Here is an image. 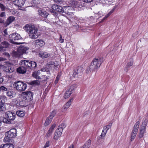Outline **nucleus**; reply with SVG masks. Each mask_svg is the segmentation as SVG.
Masks as SVG:
<instances>
[{
  "label": "nucleus",
  "instance_id": "nucleus-1",
  "mask_svg": "<svg viewBox=\"0 0 148 148\" xmlns=\"http://www.w3.org/2000/svg\"><path fill=\"white\" fill-rule=\"evenodd\" d=\"M103 56H97L92 61L90 65L87 68L86 72L88 74L92 73L99 68L101 63L104 61Z\"/></svg>",
  "mask_w": 148,
  "mask_h": 148
},
{
  "label": "nucleus",
  "instance_id": "nucleus-2",
  "mask_svg": "<svg viewBox=\"0 0 148 148\" xmlns=\"http://www.w3.org/2000/svg\"><path fill=\"white\" fill-rule=\"evenodd\" d=\"M20 64L21 66L19 67L17 69V72L19 73H25L27 69H33L36 66V62H29V60H21Z\"/></svg>",
  "mask_w": 148,
  "mask_h": 148
},
{
  "label": "nucleus",
  "instance_id": "nucleus-3",
  "mask_svg": "<svg viewBox=\"0 0 148 148\" xmlns=\"http://www.w3.org/2000/svg\"><path fill=\"white\" fill-rule=\"evenodd\" d=\"M23 29L29 35V37L32 39H36L40 35L38 32V29L37 27L31 24L26 25Z\"/></svg>",
  "mask_w": 148,
  "mask_h": 148
},
{
  "label": "nucleus",
  "instance_id": "nucleus-4",
  "mask_svg": "<svg viewBox=\"0 0 148 148\" xmlns=\"http://www.w3.org/2000/svg\"><path fill=\"white\" fill-rule=\"evenodd\" d=\"M50 73L48 69H46L45 68H42L40 70H38L37 72H34L32 74V76L34 78L40 79V75H41L46 77V79H47L49 78L50 77Z\"/></svg>",
  "mask_w": 148,
  "mask_h": 148
},
{
  "label": "nucleus",
  "instance_id": "nucleus-5",
  "mask_svg": "<svg viewBox=\"0 0 148 148\" xmlns=\"http://www.w3.org/2000/svg\"><path fill=\"white\" fill-rule=\"evenodd\" d=\"M14 88L18 91H24L26 88L27 84L22 82L16 81L13 85Z\"/></svg>",
  "mask_w": 148,
  "mask_h": 148
},
{
  "label": "nucleus",
  "instance_id": "nucleus-6",
  "mask_svg": "<svg viewBox=\"0 0 148 148\" xmlns=\"http://www.w3.org/2000/svg\"><path fill=\"white\" fill-rule=\"evenodd\" d=\"M10 40L12 41V43L16 45H20L21 44V42H18L15 41L19 40L21 39V37L17 33H13L9 35Z\"/></svg>",
  "mask_w": 148,
  "mask_h": 148
},
{
  "label": "nucleus",
  "instance_id": "nucleus-7",
  "mask_svg": "<svg viewBox=\"0 0 148 148\" xmlns=\"http://www.w3.org/2000/svg\"><path fill=\"white\" fill-rule=\"evenodd\" d=\"M64 124H61L58 127V129L56 130L53 136V138L55 140H57L59 138L62 134V132L64 128Z\"/></svg>",
  "mask_w": 148,
  "mask_h": 148
},
{
  "label": "nucleus",
  "instance_id": "nucleus-8",
  "mask_svg": "<svg viewBox=\"0 0 148 148\" xmlns=\"http://www.w3.org/2000/svg\"><path fill=\"white\" fill-rule=\"evenodd\" d=\"M26 101L23 97L18 98L16 99H14V102L15 103L14 104L18 107L24 106Z\"/></svg>",
  "mask_w": 148,
  "mask_h": 148
},
{
  "label": "nucleus",
  "instance_id": "nucleus-9",
  "mask_svg": "<svg viewBox=\"0 0 148 148\" xmlns=\"http://www.w3.org/2000/svg\"><path fill=\"white\" fill-rule=\"evenodd\" d=\"M24 98L26 101H31L33 98V94L30 91H26L23 93Z\"/></svg>",
  "mask_w": 148,
  "mask_h": 148
},
{
  "label": "nucleus",
  "instance_id": "nucleus-10",
  "mask_svg": "<svg viewBox=\"0 0 148 148\" xmlns=\"http://www.w3.org/2000/svg\"><path fill=\"white\" fill-rule=\"evenodd\" d=\"M5 136L9 138H12L16 136V130L13 128L10 129L5 134Z\"/></svg>",
  "mask_w": 148,
  "mask_h": 148
},
{
  "label": "nucleus",
  "instance_id": "nucleus-11",
  "mask_svg": "<svg viewBox=\"0 0 148 148\" xmlns=\"http://www.w3.org/2000/svg\"><path fill=\"white\" fill-rule=\"evenodd\" d=\"M5 116L9 121H13L16 118V114L13 112L8 111L5 112Z\"/></svg>",
  "mask_w": 148,
  "mask_h": 148
},
{
  "label": "nucleus",
  "instance_id": "nucleus-12",
  "mask_svg": "<svg viewBox=\"0 0 148 148\" xmlns=\"http://www.w3.org/2000/svg\"><path fill=\"white\" fill-rule=\"evenodd\" d=\"M83 69L80 67H78L74 71L73 75L75 77H79L83 74Z\"/></svg>",
  "mask_w": 148,
  "mask_h": 148
},
{
  "label": "nucleus",
  "instance_id": "nucleus-13",
  "mask_svg": "<svg viewBox=\"0 0 148 148\" xmlns=\"http://www.w3.org/2000/svg\"><path fill=\"white\" fill-rule=\"evenodd\" d=\"M52 9L55 10L56 12H58L60 14H62L64 12H66L65 11L64 9L61 6H59L57 5H53L52 6ZM66 13V12H65Z\"/></svg>",
  "mask_w": 148,
  "mask_h": 148
},
{
  "label": "nucleus",
  "instance_id": "nucleus-14",
  "mask_svg": "<svg viewBox=\"0 0 148 148\" xmlns=\"http://www.w3.org/2000/svg\"><path fill=\"white\" fill-rule=\"evenodd\" d=\"M75 89V86L74 85L71 86L70 88L67 89L65 92L64 96V97L65 99H66L69 97L73 92V91Z\"/></svg>",
  "mask_w": 148,
  "mask_h": 148
},
{
  "label": "nucleus",
  "instance_id": "nucleus-15",
  "mask_svg": "<svg viewBox=\"0 0 148 148\" xmlns=\"http://www.w3.org/2000/svg\"><path fill=\"white\" fill-rule=\"evenodd\" d=\"M29 49V48L24 46L19 47L17 50V54L18 56H21L23 53H25L26 51Z\"/></svg>",
  "mask_w": 148,
  "mask_h": 148
},
{
  "label": "nucleus",
  "instance_id": "nucleus-16",
  "mask_svg": "<svg viewBox=\"0 0 148 148\" xmlns=\"http://www.w3.org/2000/svg\"><path fill=\"white\" fill-rule=\"evenodd\" d=\"M133 59L132 58H131L129 61L127 63L124 68V70L126 72H127L129 70L130 67L133 65Z\"/></svg>",
  "mask_w": 148,
  "mask_h": 148
},
{
  "label": "nucleus",
  "instance_id": "nucleus-17",
  "mask_svg": "<svg viewBox=\"0 0 148 148\" xmlns=\"http://www.w3.org/2000/svg\"><path fill=\"white\" fill-rule=\"evenodd\" d=\"M10 44L7 41H4L0 44V51L4 50V49L9 47Z\"/></svg>",
  "mask_w": 148,
  "mask_h": 148
},
{
  "label": "nucleus",
  "instance_id": "nucleus-18",
  "mask_svg": "<svg viewBox=\"0 0 148 148\" xmlns=\"http://www.w3.org/2000/svg\"><path fill=\"white\" fill-rule=\"evenodd\" d=\"M15 18V17L13 16H10L9 17L7 18L5 23H4V26L6 27L9 25L12 22L14 21Z\"/></svg>",
  "mask_w": 148,
  "mask_h": 148
},
{
  "label": "nucleus",
  "instance_id": "nucleus-19",
  "mask_svg": "<svg viewBox=\"0 0 148 148\" xmlns=\"http://www.w3.org/2000/svg\"><path fill=\"white\" fill-rule=\"evenodd\" d=\"M38 14L44 18H47L49 15L48 13L45 11L41 10H39L38 11Z\"/></svg>",
  "mask_w": 148,
  "mask_h": 148
},
{
  "label": "nucleus",
  "instance_id": "nucleus-20",
  "mask_svg": "<svg viewBox=\"0 0 148 148\" xmlns=\"http://www.w3.org/2000/svg\"><path fill=\"white\" fill-rule=\"evenodd\" d=\"M56 126V125L54 124L52 125V126L50 127L48 131L46 134V136L47 137V138H48L51 136L54 128Z\"/></svg>",
  "mask_w": 148,
  "mask_h": 148
},
{
  "label": "nucleus",
  "instance_id": "nucleus-21",
  "mask_svg": "<svg viewBox=\"0 0 148 148\" xmlns=\"http://www.w3.org/2000/svg\"><path fill=\"white\" fill-rule=\"evenodd\" d=\"M7 95L10 98H13L15 97V92L12 90H7L6 92Z\"/></svg>",
  "mask_w": 148,
  "mask_h": 148
},
{
  "label": "nucleus",
  "instance_id": "nucleus-22",
  "mask_svg": "<svg viewBox=\"0 0 148 148\" xmlns=\"http://www.w3.org/2000/svg\"><path fill=\"white\" fill-rule=\"evenodd\" d=\"M73 100V99H71L63 107V109L64 111L66 110L71 104Z\"/></svg>",
  "mask_w": 148,
  "mask_h": 148
},
{
  "label": "nucleus",
  "instance_id": "nucleus-23",
  "mask_svg": "<svg viewBox=\"0 0 148 148\" xmlns=\"http://www.w3.org/2000/svg\"><path fill=\"white\" fill-rule=\"evenodd\" d=\"M13 145L11 144H3L1 145L0 148H14Z\"/></svg>",
  "mask_w": 148,
  "mask_h": 148
},
{
  "label": "nucleus",
  "instance_id": "nucleus-24",
  "mask_svg": "<svg viewBox=\"0 0 148 148\" xmlns=\"http://www.w3.org/2000/svg\"><path fill=\"white\" fill-rule=\"evenodd\" d=\"M35 42L36 45H38L40 47H42L45 44L44 41L42 40L37 39L35 40Z\"/></svg>",
  "mask_w": 148,
  "mask_h": 148
},
{
  "label": "nucleus",
  "instance_id": "nucleus-25",
  "mask_svg": "<svg viewBox=\"0 0 148 148\" xmlns=\"http://www.w3.org/2000/svg\"><path fill=\"white\" fill-rule=\"evenodd\" d=\"M57 64H55V62H51L48 64L47 67H48L49 69H52L53 68L56 67L58 66Z\"/></svg>",
  "mask_w": 148,
  "mask_h": 148
},
{
  "label": "nucleus",
  "instance_id": "nucleus-26",
  "mask_svg": "<svg viewBox=\"0 0 148 148\" xmlns=\"http://www.w3.org/2000/svg\"><path fill=\"white\" fill-rule=\"evenodd\" d=\"M71 6L73 7L77 8L80 7V5L78 2L75 0H73L71 1Z\"/></svg>",
  "mask_w": 148,
  "mask_h": 148
},
{
  "label": "nucleus",
  "instance_id": "nucleus-27",
  "mask_svg": "<svg viewBox=\"0 0 148 148\" xmlns=\"http://www.w3.org/2000/svg\"><path fill=\"white\" fill-rule=\"evenodd\" d=\"M139 123L140 122L139 121L136 122L133 127V129L132 130L133 131H134L136 132H137L139 127Z\"/></svg>",
  "mask_w": 148,
  "mask_h": 148
},
{
  "label": "nucleus",
  "instance_id": "nucleus-28",
  "mask_svg": "<svg viewBox=\"0 0 148 148\" xmlns=\"http://www.w3.org/2000/svg\"><path fill=\"white\" fill-rule=\"evenodd\" d=\"M91 143V141L90 140H88L84 145L81 147L80 148H89L90 147Z\"/></svg>",
  "mask_w": 148,
  "mask_h": 148
},
{
  "label": "nucleus",
  "instance_id": "nucleus-29",
  "mask_svg": "<svg viewBox=\"0 0 148 148\" xmlns=\"http://www.w3.org/2000/svg\"><path fill=\"white\" fill-rule=\"evenodd\" d=\"M16 114L18 116L23 117L25 115L24 111L22 110H18L16 112Z\"/></svg>",
  "mask_w": 148,
  "mask_h": 148
},
{
  "label": "nucleus",
  "instance_id": "nucleus-30",
  "mask_svg": "<svg viewBox=\"0 0 148 148\" xmlns=\"http://www.w3.org/2000/svg\"><path fill=\"white\" fill-rule=\"evenodd\" d=\"M147 120L145 119L144 121L142 123V125L140 128L145 130L146 127L147 125Z\"/></svg>",
  "mask_w": 148,
  "mask_h": 148
},
{
  "label": "nucleus",
  "instance_id": "nucleus-31",
  "mask_svg": "<svg viewBox=\"0 0 148 148\" xmlns=\"http://www.w3.org/2000/svg\"><path fill=\"white\" fill-rule=\"evenodd\" d=\"M145 130L140 128V133L138 135V137L140 138H142L144 135Z\"/></svg>",
  "mask_w": 148,
  "mask_h": 148
},
{
  "label": "nucleus",
  "instance_id": "nucleus-32",
  "mask_svg": "<svg viewBox=\"0 0 148 148\" xmlns=\"http://www.w3.org/2000/svg\"><path fill=\"white\" fill-rule=\"evenodd\" d=\"M112 125V123H110L108 124V125L104 126L103 128V130H104V131H106V132H107L108 130H109L110 129V128H111Z\"/></svg>",
  "mask_w": 148,
  "mask_h": 148
},
{
  "label": "nucleus",
  "instance_id": "nucleus-33",
  "mask_svg": "<svg viewBox=\"0 0 148 148\" xmlns=\"http://www.w3.org/2000/svg\"><path fill=\"white\" fill-rule=\"evenodd\" d=\"M137 133V132H135L133 131V130L132 131L131 137V141H132L135 138Z\"/></svg>",
  "mask_w": 148,
  "mask_h": 148
},
{
  "label": "nucleus",
  "instance_id": "nucleus-34",
  "mask_svg": "<svg viewBox=\"0 0 148 148\" xmlns=\"http://www.w3.org/2000/svg\"><path fill=\"white\" fill-rule=\"evenodd\" d=\"M52 121L50 118L49 117H48L46 119L45 123V126H47L49 125L51 122Z\"/></svg>",
  "mask_w": 148,
  "mask_h": 148
},
{
  "label": "nucleus",
  "instance_id": "nucleus-35",
  "mask_svg": "<svg viewBox=\"0 0 148 148\" xmlns=\"http://www.w3.org/2000/svg\"><path fill=\"white\" fill-rule=\"evenodd\" d=\"M4 104L1 102V100L0 97V112L4 110L5 109Z\"/></svg>",
  "mask_w": 148,
  "mask_h": 148
},
{
  "label": "nucleus",
  "instance_id": "nucleus-36",
  "mask_svg": "<svg viewBox=\"0 0 148 148\" xmlns=\"http://www.w3.org/2000/svg\"><path fill=\"white\" fill-rule=\"evenodd\" d=\"M56 114V111L55 110H53L49 116V117L50 118L52 119L54 117Z\"/></svg>",
  "mask_w": 148,
  "mask_h": 148
},
{
  "label": "nucleus",
  "instance_id": "nucleus-37",
  "mask_svg": "<svg viewBox=\"0 0 148 148\" xmlns=\"http://www.w3.org/2000/svg\"><path fill=\"white\" fill-rule=\"evenodd\" d=\"M10 12H12L13 15L15 16H17L19 14L18 12L16 10L13 11L12 10H11Z\"/></svg>",
  "mask_w": 148,
  "mask_h": 148
},
{
  "label": "nucleus",
  "instance_id": "nucleus-38",
  "mask_svg": "<svg viewBox=\"0 0 148 148\" xmlns=\"http://www.w3.org/2000/svg\"><path fill=\"white\" fill-rule=\"evenodd\" d=\"M32 4H34L35 6H37L39 3L38 0H32L31 3Z\"/></svg>",
  "mask_w": 148,
  "mask_h": 148
},
{
  "label": "nucleus",
  "instance_id": "nucleus-39",
  "mask_svg": "<svg viewBox=\"0 0 148 148\" xmlns=\"http://www.w3.org/2000/svg\"><path fill=\"white\" fill-rule=\"evenodd\" d=\"M0 9H1L2 11H4L7 9V8L5 5L0 3Z\"/></svg>",
  "mask_w": 148,
  "mask_h": 148
},
{
  "label": "nucleus",
  "instance_id": "nucleus-40",
  "mask_svg": "<svg viewBox=\"0 0 148 148\" xmlns=\"http://www.w3.org/2000/svg\"><path fill=\"white\" fill-rule=\"evenodd\" d=\"M0 91L2 92L7 91V88L3 86L0 87Z\"/></svg>",
  "mask_w": 148,
  "mask_h": 148
},
{
  "label": "nucleus",
  "instance_id": "nucleus-41",
  "mask_svg": "<svg viewBox=\"0 0 148 148\" xmlns=\"http://www.w3.org/2000/svg\"><path fill=\"white\" fill-rule=\"evenodd\" d=\"M40 82H39L37 80H34L32 81L31 82V84H35V85H38L39 84Z\"/></svg>",
  "mask_w": 148,
  "mask_h": 148
},
{
  "label": "nucleus",
  "instance_id": "nucleus-42",
  "mask_svg": "<svg viewBox=\"0 0 148 148\" xmlns=\"http://www.w3.org/2000/svg\"><path fill=\"white\" fill-rule=\"evenodd\" d=\"M60 75H59V74H58V75L57 77H56V80L54 82L55 84L57 83L58 82V81L60 79Z\"/></svg>",
  "mask_w": 148,
  "mask_h": 148
},
{
  "label": "nucleus",
  "instance_id": "nucleus-43",
  "mask_svg": "<svg viewBox=\"0 0 148 148\" xmlns=\"http://www.w3.org/2000/svg\"><path fill=\"white\" fill-rule=\"evenodd\" d=\"M106 133L107 132H106V131H105L104 130H103L100 136L101 137H104L105 136Z\"/></svg>",
  "mask_w": 148,
  "mask_h": 148
},
{
  "label": "nucleus",
  "instance_id": "nucleus-44",
  "mask_svg": "<svg viewBox=\"0 0 148 148\" xmlns=\"http://www.w3.org/2000/svg\"><path fill=\"white\" fill-rule=\"evenodd\" d=\"M50 142L49 141H48L45 144L44 146V148H46L48 147L50 145Z\"/></svg>",
  "mask_w": 148,
  "mask_h": 148
},
{
  "label": "nucleus",
  "instance_id": "nucleus-45",
  "mask_svg": "<svg viewBox=\"0 0 148 148\" xmlns=\"http://www.w3.org/2000/svg\"><path fill=\"white\" fill-rule=\"evenodd\" d=\"M3 121L5 123H10V122L9 120H8L6 118L5 119H4L3 120Z\"/></svg>",
  "mask_w": 148,
  "mask_h": 148
},
{
  "label": "nucleus",
  "instance_id": "nucleus-46",
  "mask_svg": "<svg viewBox=\"0 0 148 148\" xmlns=\"http://www.w3.org/2000/svg\"><path fill=\"white\" fill-rule=\"evenodd\" d=\"M5 16V12H3L1 13L0 14V17H2Z\"/></svg>",
  "mask_w": 148,
  "mask_h": 148
},
{
  "label": "nucleus",
  "instance_id": "nucleus-47",
  "mask_svg": "<svg viewBox=\"0 0 148 148\" xmlns=\"http://www.w3.org/2000/svg\"><path fill=\"white\" fill-rule=\"evenodd\" d=\"M55 11V10L53 9L52 10H51V13H53V15H56L57 13H56Z\"/></svg>",
  "mask_w": 148,
  "mask_h": 148
},
{
  "label": "nucleus",
  "instance_id": "nucleus-48",
  "mask_svg": "<svg viewBox=\"0 0 148 148\" xmlns=\"http://www.w3.org/2000/svg\"><path fill=\"white\" fill-rule=\"evenodd\" d=\"M39 55H40V56H48V54H47L45 52L44 53H41V54L39 53Z\"/></svg>",
  "mask_w": 148,
  "mask_h": 148
},
{
  "label": "nucleus",
  "instance_id": "nucleus-49",
  "mask_svg": "<svg viewBox=\"0 0 148 148\" xmlns=\"http://www.w3.org/2000/svg\"><path fill=\"white\" fill-rule=\"evenodd\" d=\"M93 0H84V1L85 3H89L92 2Z\"/></svg>",
  "mask_w": 148,
  "mask_h": 148
},
{
  "label": "nucleus",
  "instance_id": "nucleus-50",
  "mask_svg": "<svg viewBox=\"0 0 148 148\" xmlns=\"http://www.w3.org/2000/svg\"><path fill=\"white\" fill-rule=\"evenodd\" d=\"M115 8H113L108 13L110 15H111L114 11Z\"/></svg>",
  "mask_w": 148,
  "mask_h": 148
},
{
  "label": "nucleus",
  "instance_id": "nucleus-51",
  "mask_svg": "<svg viewBox=\"0 0 148 148\" xmlns=\"http://www.w3.org/2000/svg\"><path fill=\"white\" fill-rule=\"evenodd\" d=\"M13 71L12 69H11V68H9V67L8 68V71H7V72H13Z\"/></svg>",
  "mask_w": 148,
  "mask_h": 148
},
{
  "label": "nucleus",
  "instance_id": "nucleus-52",
  "mask_svg": "<svg viewBox=\"0 0 148 148\" xmlns=\"http://www.w3.org/2000/svg\"><path fill=\"white\" fill-rule=\"evenodd\" d=\"M4 20L2 18H0V23H4Z\"/></svg>",
  "mask_w": 148,
  "mask_h": 148
},
{
  "label": "nucleus",
  "instance_id": "nucleus-53",
  "mask_svg": "<svg viewBox=\"0 0 148 148\" xmlns=\"http://www.w3.org/2000/svg\"><path fill=\"white\" fill-rule=\"evenodd\" d=\"M53 1L56 3H60L62 0H53Z\"/></svg>",
  "mask_w": 148,
  "mask_h": 148
},
{
  "label": "nucleus",
  "instance_id": "nucleus-54",
  "mask_svg": "<svg viewBox=\"0 0 148 148\" xmlns=\"http://www.w3.org/2000/svg\"><path fill=\"white\" fill-rule=\"evenodd\" d=\"M3 54L4 56H10L9 54L8 53H7V52H4V53H3Z\"/></svg>",
  "mask_w": 148,
  "mask_h": 148
},
{
  "label": "nucleus",
  "instance_id": "nucleus-55",
  "mask_svg": "<svg viewBox=\"0 0 148 148\" xmlns=\"http://www.w3.org/2000/svg\"><path fill=\"white\" fill-rule=\"evenodd\" d=\"M59 41L60 43H62L64 41V39L62 38H61V39H60Z\"/></svg>",
  "mask_w": 148,
  "mask_h": 148
},
{
  "label": "nucleus",
  "instance_id": "nucleus-56",
  "mask_svg": "<svg viewBox=\"0 0 148 148\" xmlns=\"http://www.w3.org/2000/svg\"><path fill=\"white\" fill-rule=\"evenodd\" d=\"M3 79L2 78H0V83H1L3 82Z\"/></svg>",
  "mask_w": 148,
  "mask_h": 148
},
{
  "label": "nucleus",
  "instance_id": "nucleus-57",
  "mask_svg": "<svg viewBox=\"0 0 148 148\" xmlns=\"http://www.w3.org/2000/svg\"><path fill=\"white\" fill-rule=\"evenodd\" d=\"M110 15L108 13L105 17H104L106 19Z\"/></svg>",
  "mask_w": 148,
  "mask_h": 148
},
{
  "label": "nucleus",
  "instance_id": "nucleus-58",
  "mask_svg": "<svg viewBox=\"0 0 148 148\" xmlns=\"http://www.w3.org/2000/svg\"><path fill=\"white\" fill-rule=\"evenodd\" d=\"M110 15L108 13L105 17H104L106 19Z\"/></svg>",
  "mask_w": 148,
  "mask_h": 148
},
{
  "label": "nucleus",
  "instance_id": "nucleus-59",
  "mask_svg": "<svg viewBox=\"0 0 148 148\" xmlns=\"http://www.w3.org/2000/svg\"><path fill=\"white\" fill-rule=\"evenodd\" d=\"M74 146L73 144L71 145L68 148H73Z\"/></svg>",
  "mask_w": 148,
  "mask_h": 148
},
{
  "label": "nucleus",
  "instance_id": "nucleus-60",
  "mask_svg": "<svg viewBox=\"0 0 148 148\" xmlns=\"http://www.w3.org/2000/svg\"><path fill=\"white\" fill-rule=\"evenodd\" d=\"M102 12L101 11H99L98 13V14L99 15H101V13Z\"/></svg>",
  "mask_w": 148,
  "mask_h": 148
},
{
  "label": "nucleus",
  "instance_id": "nucleus-61",
  "mask_svg": "<svg viewBox=\"0 0 148 148\" xmlns=\"http://www.w3.org/2000/svg\"><path fill=\"white\" fill-rule=\"evenodd\" d=\"M7 29H5V30L4 31V33L5 34H7L6 32H7Z\"/></svg>",
  "mask_w": 148,
  "mask_h": 148
},
{
  "label": "nucleus",
  "instance_id": "nucleus-62",
  "mask_svg": "<svg viewBox=\"0 0 148 148\" xmlns=\"http://www.w3.org/2000/svg\"><path fill=\"white\" fill-rule=\"evenodd\" d=\"M106 18L104 17L102 19V20L101 21V22H103Z\"/></svg>",
  "mask_w": 148,
  "mask_h": 148
},
{
  "label": "nucleus",
  "instance_id": "nucleus-63",
  "mask_svg": "<svg viewBox=\"0 0 148 148\" xmlns=\"http://www.w3.org/2000/svg\"><path fill=\"white\" fill-rule=\"evenodd\" d=\"M62 38V36L61 35H60V39H61Z\"/></svg>",
  "mask_w": 148,
  "mask_h": 148
},
{
  "label": "nucleus",
  "instance_id": "nucleus-64",
  "mask_svg": "<svg viewBox=\"0 0 148 148\" xmlns=\"http://www.w3.org/2000/svg\"><path fill=\"white\" fill-rule=\"evenodd\" d=\"M42 57V58H47V57H45V56H41Z\"/></svg>",
  "mask_w": 148,
  "mask_h": 148
}]
</instances>
